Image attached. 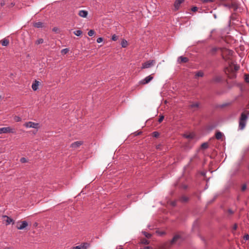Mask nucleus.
<instances>
[{"label":"nucleus","mask_w":249,"mask_h":249,"mask_svg":"<svg viewBox=\"0 0 249 249\" xmlns=\"http://www.w3.org/2000/svg\"><path fill=\"white\" fill-rule=\"evenodd\" d=\"M15 132V129L13 128H11L10 127L0 128V134L2 133H14Z\"/></svg>","instance_id":"5"},{"label":"nucleus","mask_w":249,"mask_h":249,"mask_svg":"<svg viewBox=\"0 0 249 249\" xmlns=\"http://www.w3.org/2000/svg\"><path fill=\"white\" fill-rule=\"evenodd\" d=\"M5 3L4 0H2L0 2V5L1 6H3L5 5Z\"/></svg>","instance_id":"43"},{"label":"nucleus","mask_w":249,"mask_h":249,"mask_svg":"<svg viewBox=\"0 0 249 249\" xmlns=\"http://www.w3.org/2000/svg\"><path fill=\"white\" fill-rule=\"evenodd\" d=\"M249 117V111L244 110L241 114L239 120V128L243 130L245 128Z\"/></svg>","instance_id":"1"},{"label":"nucleus","mask_w":249,"mask_h":249,"mask_svg":"<svg viewBox=\"0 0 249 249\" xmlns=\"http://www.w3.org/2000/svg\"><path fill=\"white\" fill-rule=\"evenodd\" d=\"M229 213H231V214H232V213H233V212L232 210H229Z\"/></svg>","instance_id":"46"},{"label":"nucleus","mask_w":249,"mask_h":249,"mask_svg":"<svg viewBox=\"0 0 249 249\" xmlns=\"http://www.w3.org/2000/svg\"><path fill=\"white\" fill-rule=\"evenodd\" d=\"M69 51V50L68 49H63V53L66 54Z\"/></svg>","instance_id":"42"},{"label":"nucleus","mask_w":249,"mask_h":249,"mask_svg":"<svg viewBox=\"0 0 249 249\" xmlns=\"http://www.w3.org/2000/svg\"><path fill=\"white\" fill-rule=\"evenodd\" d=\"M89 246L88 243H82L80 245L74 247L72 249H87Z\"/></svg>","instance_id":"7"},{"label":"nucleus","mask_w":249,"mask_h":249,"mask_svg":"<svg viewBox=\"0 0 249 249\" xmlns=\"http://www.w3.org/2000/svg\"><path fill=\"white\" fill-rule=\"evenodd\" d=\"M57 30H58V28H56V27H54V28H53V31H54V32H57Z\"/></svg>","instance_id":"45"},{"label":"nucleus","mask_w":249,"mask_h":249,"mask_svg":"<svg viewBox=\"0 0 249 249\" xmlns=\"http://www.w3.org/2000/svg\"><path fill=\"white\" fill-rule=\"evenodd\" d=\"M188 200V198L185 196H182L180 198V200L182 202H186Z\"/></svg>","instance_id":"26"},{"label":"nucleus","mask_w":249,"mask_h":249,"mask_svg":"<svg viewBox=\"0 0 249 249\" xmlns=\"http://www.w3.org/2000/svg\"><path fill=\"white\" fill-rule=\"evenodd\" d=\"M43 42V39L42 38H39L36 41V44L37 45H38L40 44H42Z\"/></svg>","instance_id":"27"},{"label":"nucleus","mask_w":249,"mask_h":249,"mask_svg":"<svg viewBox=\"0 0 249 249\" xmlns=\"http://www.w3.org/2000/svg\"><path fill=\"white\" fill-rule=\"evenodd\" d=\"M103 38H102V37H99L97 39V42L98 43H101V42L103 41Z\"/></svg>","instance_id":"38"},{"label":"nucleus","mask_w":249,"mask_h":249,"mask_svg":"<svg viewBox=\"0 0 249 249\" xmlns=\"http://www.w3.org/2000/svg\"><path fill=\"white\" fill-rule=\"evenodd\" d=\"M222 80V77L221 76H216L214 77L213 81L214 82H219Z\"/></svg>","instance_id":"18"},{"label":"nucleus","mask_w":249,"mask_h":249,"mask_svg":"<svg viewBox=\"0 0 249 249\" xmlns=\"http://www.w3.org/2000/svg\"><path fill=\"white\" fill-rule=\"evenodd\" d=\"M191 10L193 12H196L197 10V7L196 6L193 7L192 8Z\"/></svg>","instance_id":"41"},{"label":"nucleus","mask_w":249,"mask_h":249,"mask_svg":"<svg viewBox=\"0 0 249 249\" xmlns=\"http://www.w3.org/2000/svg\"><path fill=\"white\" fill-rule=\"evenodd\" d=\"M239 66H237V65H234V71H237L239 70Z\"/></svg>","instance_id":"39"},{"label":"nucleus","mask_w":249,"mask_h":249,"mask_svg":"<svg viewBox=\"0 0 249 249\" xmlns=\"http://www.w3.org/2000/svg\"><path fill=\"white\" fill-rule=\"evenodd\" d=\"M28 226V223L26 221H18L17 224V228L18 230H23Z\"/></svg>","instance_id":"4"},{"label":"nucleus","mask_w":249,"mask_h":249,"mask_svg":"<svg viewBox=\"0 0 249 249\" xmlns=\"http://www.w3.org/2000/svg\"><path fill=\"white\" fill-rule=\"evenodd\" d=\"M10 249V248H5V249Z\"/></svg>","instance_id":"53"},{"label":"nucleus","mask_w":249,"mask_h":249,"mask_svg":"<svg viewBox=\"0 0 249 249\" xmlns=\"http://www.w3.org/2000/svg\"><path fill=\"white\" fill-rule=\"evenodd\" d=\"M2 217H3V218H6V225H9L10 224H14L15 222H14V220L12 219L10 217L7 216V215H3Z\"/></svg>","instance_id":"11"},{"label":"nucleus","mask_w":249,"mask_h":249,"mask_svg":"<svg viewBox=\"0 0 249 249\" xmlns=\"http://www.w3.org/2000/svg\"><path fill=\"white\" fill-rule=\"evenodd\" d=\"M119 249H123V248H119Z\"/></svg>","instance_id":"56"},{"label":"nucleus","mask_w":249,"mask_h":249,"mask_svg":"<svg viewBox=\"0 0 249 249\" xmlns=\"http://www.w3.org/2000/svg\"><path fill=\"white\" fill-rule=\"evenodd\" d=\"M141 243L142 244L146 245V244H148V241L146 239H143L142 240Z\"/></svg>","instance_id":"30"},{"label":"nucleus","mask_w":249,"mask_h":249,"mask_svg":"<svg viewBox=\"0 0 249 249\" xmlns=\"http://www.w3.org/2000/svg\"><path fill=\"white\" fill-rule=\"evenodd\" d=\"M1 98V95H0V99Z\"/></svg>","instance_id":"55"},{"label":"nucleus","mask_w":249,"mask_h":249,"mask_svg":"<svg viewBox=\"0 0 249 249\" xmlns=\"http://www.w3.org/2000/svg\"><path fill=\"white\" fill-rule=\"evenodd\" d=\"M183 188H184V189H186V188H187V186L185 185V186H183Z\"/></svg>","instance_id":"52"},{"label":"nucleus","mask_w":249,"mask_h":249,"mask_svg":"<svg viewBox=\"0 0 249 249\" xmlns=\"http://www.w3.org/2000/svg\"><path fill=\"white\" fill-rule=\"evenodd\" d=\"M221 49L220 48H217V47H213L212 49L211 50V53L213 54L214 53L216 52H217L218 50H221Z\"/></svg>","instance_id":"24"},{"label":"nucleus","mask_w":249,"mask_h":249,"mask_svg":"<svg viewBox=\"0 0 249 249\" xmlns=\"http://www.w3.org/2000/svg\"><path fill=\"white\" fill-rule=\"evenodd\" d=\"M153 136L154 137H159V133L158 132H156V131H155L153 133Z\"/></svg>","instance_id":"33"},{"label":"nucleus","mask_w":249,"mask_h":249,"mask_svg":"<svg viewBox=\"0 0 249 249\" xmlns=\"http://www.w3.org/2000/svg\"><path fill=\"white\" fill-rule=\"evenodd\" d=\"M9 41L7 39L4 38L1 40V45L3 46H7L9 44Z\"/></svg>","instance_id":"17"},{"label":"nucleus","mask_w":249,"mask_h":249,"mask_svg":"<svg viewBox=\"0 0 249 249\" xmlns=\"http://www.w3.org/2000/svg\"><path fill=\"white\" fill-rule=\"evenodd\" d=\"M74 34L76 36H80L82 33L81 30H76L73 32Z\"/></svg>","instance_id":"23"},{"label":"nucleus","mask_w":249,"mask_h":249,"mask_svg":"<svg viewBox=\"0 0 249 249\" xmlns=\"http://www.w3.org/2000/svg\"><path fill=\"white\" fill-rule=\"evenodd\" d=\"M24 126L27 128H38L39 127V124L32 122H28L25 123L24 124Z\"/></svg>","instance_id":"3"},{"label":"nucleus","mask_w":249,"mask_h":249,"mask_svg":"<svg viewBox=\"0 0 249 249\" xmlns=\"http://www.w3.org/2000/svg\"><path fill=\"white\" fill-rule=\"evenodd\" d=\"M150 247L149 246H146L143 248V249H150Z\"/></svg>","instance_id":"47"},{"label":"nucleus","mask_w":249,"mask_h":249,"mask_svg":"<svg viewBox=\"0 0 249 249\" xmlns=\"http://www.w3.org/2000/svg\"><path fill=\"white\" fill-rule=\"evenodd\" d=\"M204 75V73L203 72L200 71H197L196 73V77H202Z\"/></svg>","instance_id":"22"},{"label":"nucleus","mask_w":249,"mask_h":249,"mask_svg":"<svg viewBox=\"0 0 249 249\" xmlns=\"http://www.w3.org/2000/svg\"><path fill=\"white\" fill-rule=\"evenodd\" d=\"M88 14V12L86 10H80L78 12V15L82 18H86Z\"/></svg>","instance_id":"13"},{"label":"nucleus","mask_w":249,"mask_h":249,"mask_svg":"<svg viewBox=\"0 0 249 249\" xmlns=\"http://www.w3.org/2000/svg\"><path fill=\"white\" fill-rule=\"evenodd\" d=\"M224 5H225V6L227 7H229V8L231 7V6L229 4H225Z\"/></svg>","instance_id":"48"},{"label":"nucleus","mask_w":249,"mask_h":249,"mask_svg":"<svg viewBox=\"0 0 249 249\" xmlns=\"http://www.w3.org/2000/svg\"><path fill=\"white\" fill-rule=\"evenodd\" d=\"M184 0H176L174 3V6L176 10H178L180 6V4L183 2Z\"/></svg>","instance_id":"12"},{"label":"nucleus","mask_w":249,"mask_h":249,"mask_svg":"<svg viewBox=\"0 0 249 249\" xmlns=\"http://www.w3.org/2000/svg\"><path fill=\"white\" fill-rule=\"evenodd\" d=\"M182 240L183 238L181 236L179 235H176L174 236V237H173L172 240L170 242V243H167V244L165 245V246L163 247L161 249H167L168 245H172L176 244H179L180 243H181V242H182Z\"/></svg>","instance_id":"2"},{"label":"nucleus","mask_w":249,"mask_h":249,"mask_svg":"<svg viewBox=\"0 0 249 249\" xmlns=\"http://www.w3.org/2000/svg\"><path fill=\"white\" fill-rule=\"evenodd\" d=\"M199 103L198 102L193 103L189 106V107L194 111L196 110L199 108Z\"/></svg>","instance_id":"10"},{"label":"nucleus","mask_w":249,"mask_h":249,"mask_svg":"<svg viewBox=\"0 0 249 249\" xmlns=\"http://www.w3.org/2000/svg\"><path fill=\"white\" fill-rule=\"evenodd\" d=\"M172 204L173 206H175L176 205V202H173Z\"/></svg>","instance_id":"49"},{"label":"nucleus","mask_w":249,"mask_h":249,"mask_svg":"<svg viewBox=\"0 0 249 249\" xmlns=\"http://www.w3.org/2000/svg\"><path fill=\"white\" fill-rule=\"evenodd\" d=\"M34 26L36 28H41L43 27V23L41 22H36L34 24Z\"/></svg>","instance_id":"19"},{"label":"nucleus","mask_w":249,"mask_h":249,"mask_svg":"<svg viewBox=\"0 0 249 249\" xmlns=\"http://www.w3.org/2000/svg\"><path fill=\"white\" fill-rule=\"evenodd\" d=\"M95 34V32L93 30H90L88 32V35L90 36H93Z\"/></svg>","instance_id":"28"},{"label":"nucleus","mask_w":249,"mask_h":249,"mask_svg":"<svg viewBox=\"0 0 249 249\" xmlns=\"http://www.w3.org/2000/svg\"><path fill=\"white\" fill-rule=\"evenodd\" d=\"M187 138H192V136H191V135H188L187 136Z\"/></svg>","instance_id":"51"},{"label":"nucleus","mask_w":249,"mask_h":249,"mask_svg":"<svg viewBox=\"0 0 249 249\" xmlns=\"http://www.w3.org/2000/svg\"><path fill=\"white\" fill-rule=\"evenodd\" d=\"M201 1L203 2H207L209 1H213V0H201Z\"/></svg>","instance_id":"44"},{"label":"nucleus","mask_w":249,"mask_h":249,"mask_svg":"<svg viewBox=\"0 0 249 249\" xmlns=\"http://www.w3.org/2000/svg\"><path fill=\"white\" fill-rule=\"evenodd\" d=\"M234 228L235 229H236V226H235V227H234Z\"/></svg>","instance_id":"54"},{"label":"nucleus","mask_w":249,"mask_h":249,"mask_svg":"<svg viewBox=\"0 0 249 249\" xmlns=\"http://www.w3.org/2000/svg\"><path fill=\"white\" fill-rule=\"evenodd\" d=\"M144 234L147 238H150L151 237V234H150L147 233H146L145 232H144Z\"/></svg>","instance_id":"40"},{"label":"nucleus","mask_w":249,"mask_h":249,"mask_svg":"<svg viewBox=\"0 0 249 249\" xmlns=\"http://www.w3.org/2000/svg\"><path fill=\"white\" fill-rule=\"evenodd\" d=\"M244 239L245 240H248L249 239V235L248 234L245 235L244 236Z\"/></svg>","instance_id":"37"},{"label":"nucleus","mask_w":249,"mask_h":249,"mask_svg":"<svg viewBox=\"0 0 249 249\" xmlns=\"http://www.w3.org/2000/svg\"><path fill=\"white\" fill-rule=\"evenodd\" d=\"M128 44L126 40L123 39L121 42V46L123 48H125L127 47Z\"/></svg>","instance_id":"21"},{"label":"nucleus","mask_w":249,"mask_h":249,"mask_svg":"<svg viewBox=\"0 0 249 249\" xmlns=\"http://www.w3.org/2000/svg\"><path fill=\"white\" fill-rule=\"evenodd\" d=\"M111 39L113 41H116L118 39V37L117 36H116L115 35H113L112 36V37H111Z\"/></svg>","instance_id":"34"},{"label":"nucleus","mask_w":249,"mask_h":249,"mask_svg":"<svg viewBox=\"0 0 249 249\" xmlns=\"http://www.w3.org/2000/svg\"><path fill=\"white\" fill-rule=\"evenodd\" d=\"M14 120L16 122H20L21 121V118L19 117V116H15L14 117Z\"/></svg>","instance_id":"25"},{"label":"nucleus","mask_w":249,"mask_h":249,"mask_svg":"<svg viewBox=\"0 0 249 249\" xmlns=\"http://www.w3.org/2000/svg\"><path fill=\"white\" fill-rule=\"evenodd\" d=\"M163 119H164V116L163 115L160 116L158 120L159 122L161 123L163 121Z\"/></svg>","instance_id":"36"},{"label":"nucleus","mask_w":249,"mask_h":249,"mask_svg":"<svg viewBox=\"0 0 249 249\" xmlns=\"http://www.w3.org/2000/svg\"><path fill=\"white\" fill-rule=\"evenodd\" d=\"M223 136V134L222 132H216V133L215 134V138L217 140H220L222 139V137Z\"/></svg>","instance_id":"16"},{"label":"nucleus","mask_w":249,"mask_h":249,"mask_svg":"<svg viewBox=\"0 0 249 249\" xmlns=\"http://www.w3.org/2000/svg\"><path fill=\"white\" fill-rule=\"evenodd\" d=\"M245 80L247 83H249V74L245 75Z\"/></svg>","instance_id":"29"},{"label":"nucleus","mask_w":249,"mask_h":249,"mask_svg":"<svg viewBox=\"0 0 249 249\" xmlns=\"http://www.w3.org/2000/svg\"><path fill=\"white\" fill-rule=\"evenodd\" d=\"M83 143V142L81 141H76L71 144V147L74 149L79 147Z\"/></svg>","instance_id":"9"},{"label":"nucleus","mask_w":249,"mask_h":249,"mask_svg":"<svg viewBox=\"0 0 249 249\" xmlns=\"http://www.w3.org/2000/svg\"><path fill=\"white\" fill-rule=\"evenodd\" d=\"M208 147V144L207 143H203L201 144V147L203 149H206Z\"/></svg>","instance_id":"31"},{"label":"nucleus","mask_w":249,"mask_h":249,"mask_svg":"<svg viewBox=\"0 0 249 249\" xmlns=\"http://www.w3.org/2000/svg\"><path fill=\"white\" fill-rule=\"evenodd\" d=\"M38 86H39V82L37 80H35L34 83H33L32 84V89L34 91L36 90L38 88Z\"/></svg>","instance_id":"15"},{"label":"nucleus","mask_w":249,"mask_h":249,"mask_svg":"<svg viewBox=\"0 0 249 249\" xmlns=\"http://www.w3.org/2000/svg\"><path fill=\"white\" fill-rule=\"evenodd\" d=\"M20 161L21 163H25L27 161V160L25 158L23 157L20 159Z\"/></svg>","instance_id":"32"},{"label":"nucleus","mask_w":249,"mask_h":249,"mask_svg":"<svg viewBox=\"0 0 249 249\" xmlns=\"http://www.w3.org/2000/svg\"><path fill=\"white\" fill-rule=\"evenodd\" d=\"M178 61L179 63H186L188 61V58L187 57L181 56L178 58Z\"/></svg>","instance_id":"14"},{"label":"nucleus","mask_w":249,"mask_h":249,"mask_svg":"<svg viewBox=\"0 0 249 249\" xmlns=\"http://www.w3.org/2000/svg\"><path fill=\"white\" fill-rule=\"evenodd\" d=\"M155 63V60H149L144 63L142 65V69L149 68Z\"/></svg>","instance_id":"6"},{"label":"nucleus","mask_w":249,"mask_h":249,"mask_svg":"<svg viewBox=\"0 0 249 249\" xmlns=\"http://www.w3.org/2000/svg\"><path fill=\"white\" fill-rule=\"evenodd\" d=\"M233 71V69H232V68L231 67V66L230 65V67L228 68V67H227L226 68V69H225V72L226 73V74H228V72H230L231 71L232 72Z\"/></svg>","instance_id":"20"},{"label":"nucleus","mask_w":249,"mask_h":249,"mask_svg":"<svg viewBox=\"0 0 249 249\" xmlns=\"http://www.w3.org/2000/svg\"><path fill=\"white\" fill-rule=\"evenodd\" d=\"M153 79V77L152 76V75H150L146 77L143 79L140 82V83L142 85H145L146 84L149 83Z\"/></svg>","instance_id":"8"},{"label":"nucleus","mask_w":249,"mask_h":249,"mask_svg":"<svg viewBox=\"0 0 249 249\" xmlns=\"http://www.w3.org/2000/svg\"><path fill=\"white\" fill-rule=\"evenodd\" d=\"M14 5V3H11V4H10V6H11V7H12V6H13Z\"/></svg>","instance_id":"50"},{"label":"nucleus","mask_w":249,"mask_h":249,"mask_svg":"<svg viewBox=\"0 0 249 249\" xmlns=\"http://www.w3.org/2000/svg\"><path fill=\"white\" fill-rule=\"evenodd\" d=\"M247 189V186L246 184H243L241 187V190L244 191Z\"/></svg>","instance_id":"35"}]
</instances>
